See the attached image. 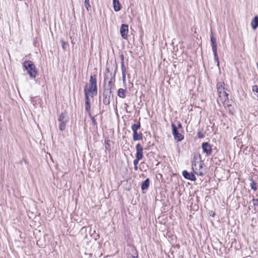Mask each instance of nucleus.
Instances as JSON below:
<instances>
[{
    "mask_svg": "<svg viewBox=\"0 0 258 258\" xmlns=\"http://www.w3.org/2000/svg\"><path fill=\"white\" fill-rule=\"evenodd\" d=\"M23 64L25 70L27 71L29 76L31 78H35L37 74V71L36 67L33 62L29 60L25 61Z\"/></svg>",
    "mask_w": 258,
    "mask_h": 258,
    "instance_id": "obj_1",
    "label": "nucleus"
},
{
    "mask_svg": "<svg viewBox=\"0 0 258 258\" xmlns=\"http://www.w3.org/2000/svg\"><path fill=\"white\" fill-rule=\"evenodd\" d=\"M224 86V82H219L217 84V89L219 94V98L226 99L228 98L229 94L225 91Z\"/></svg>",
    "mask_w": 258,
    "mask_h": 258,
    "instance_id": "obj_2",
    "label": "nucleus"
},
{
    "mask_svg": "<svg viewBox=\"0 0 258 258\" xmlns=\"http://www.w3.org/2000/svg\"><path fill=\"white\" fill-rule=\"evenodd\" d=\"M210 39L212 44V51L214 56V60L217 62V65L219 66V61L217 52V44L216 43V39L213 37V35H211L210 37Z\"/></svg>",
    "mask_w": 258,
    "mask_h": 258,
    "instance_id": "obj_3",
    "label": "nucleus"
},
{
    "mask_svg": "<svg viewBox=\"0 0 258 258\" xmlns=\"http://www.w3.org/2000/svg\"><path fill=\"white\" fill-rule=\"evenodd\" d=\"M112 94V91L110 89L104 88L103 93V103L104 104L107 105L110 103V97Z\"/></svg>",
    "mask_w": 258,
    "mask_h": 258,
    "instance_id": "obj_4",
    "label": "nucleus"
},
{
    "mask_svg": "<svg viewBox=\"0 0 258 258\" xmlns=\"http://www.w3.org/2000/svg\"><path fill=\"white\" fill-rule=\"evenodd\" d=\"M128 27L126 24H122L120 29V32L121 35V37L124 39H127L128 32Z\"/></svg>",
    "mask_w": 258,
    "mask_h": 258,
    "instance_id": "obj_5",
    "label": "nucleus"
},
{
    "mask_svg": "<svg viewBox=\"0 0 258 258\" xmlns=\"http://www.w3.org/2000/svg\"><path fill=\"white\" fill-rule=\"evenodd\" d=\"M143 148L140 144L136 145V158L141 160L143 157Z\"/></svg>",
    "mask_w": 258,
    "mask_h": 258,
    "instance_id": "obj_6",
    "label": "nucleus"
},
{
    "mask_svg": "<svg viewBox=\"0 0 258 258\" xmlns=\"http://www.w3.org/2000/svg\"><path fill=\"white\" fill-rule=\"evenodd\" d=\"M183 176L186 179L195 181L196 180V177L195 174L192 172H188L186 170H183L182 171Z\"/></svg>",
    "mask_w": 258,
    "mask_h": 258,
    "instance_id": "obj_7",
    "label": "nucleus"
},
{
    "mask_svg": "<svg viewBox=\"0 0 258 258\" xmlns=\"http://www.w3.org/2000/svg\"><path fill=\"white\" fill-rule=\"evenodd\" d=\"M174 139L177 142H180L184 139L183 135L179 132V130H172Z\"/></svg>",
    "mask_w": 258,
    "mask_h": 258,
    "instance_id": "obj_8",
    "label": "nucleus"
},
{
    "mask_svg": "<svg viewBox=\"0 0 258 258\" xmlns=\"http://www.w3.org/2000/svg\"><path fill=\"white\" fill-rule=\"evenodd\" d=\"M203 151L207 155H210L212 153V147L207 142L203 143L202 145Z\"/></svg>",
    "mask_w": 258,
    "mask_h": 258,
    "instance_id": "obj_9",
    "label": "nucleus"
},
{
    "mask_svg": "<svg viewBox=\"0 0 258 258\" xmlns=\"http://www.w3.org/2000/svg\"><path fill=\"white\" fill-rule=\"evenodd\" d=\"M88 93L90 94V95L91 97H94V96L97 95V86H95L93 85H90L89 84V88H87Z\"/></svg>",
    "mask_w": 258,
    "mask_h": 258,
    "instance_id": "obj_10",
    "label": "nucleus"
},
{
    "mask_svg": "<svg viewBox=\"0 0 258 258\" xmlns=\"http://www.w3.org/2000/svg\"><path fill=\"white\" fill-rule=\"evenodd\" d=\"M111 143L112 142L109 139L108 137L105 138V149L110 152L111 151Z\"/></svg>",
    "mask_w": 258,
    "mask_h": 258,
    "instance_id": "obj_11",
    "label": "nucleus"
},
{
    "mask_svg": "<svg viewBox=\"0 0 258 258\" xmlns=\"http://www.w3.org/2000/svg\"><path fill=\"white\" fill-rule=\"evenodd\" d=\"M218 102H221L225 108H228L230 110V107H231V105L229 104L228 98L226 99L223 98H219L218 100Z\"/></svg>",
    "mask_w": 258,
    "mask_h": 258,
    "instance_id": "obj_12",
    "label": "nucleus"
},
{
    "mask_svg": "<svg viewBox=\"0 0 258 258\" xmlns=\"http://www.w3.org/2000/svg\"><path fill=\"white\" fill-rule=\"evenodd\" d=\"M133 139L134 141H139L142 140L143 135L141 133H138L137 132L138 130H133Z\"/></svg>",
    "mask_w": 258,
    "mask_h": 258,
    "instance_id": "obj_13",
    "label": "nucleus"
},
{
    "mask_svg": "<svg viewBox=\"0 0 258 258\" xmlns=\"http://www.w3.org/2000/svg\"><path fill=\"white\" fill-rule=\"evenodd\" d=\"M113 9L115 12H118L121 9V5L119 0H113Z\"/></svg>",
    "mask_w": 258,
    "mask_h": 258,
    "instance_id": "obj_14",
    "label": "nucleus"
},
{
    "mask_svg": "<svg viewBox=\"0 0 258 258\" xmlns=\"http://www.w3.org/2000/svg\"><path fill=\"white\" fill-rule=\"evenodd\" d=\"M150 185V179L149 178L146 179L141 184V189L144 190L147 189L149 188Z\"/></svg>",
    "mask_w": 258,
    "mask_h": 258,
    "instance_id": "obj_15",
    "label": "nucleus"
},
{
    "mask_svg": "<svg viewBox=\"0 0 258 258\" xmlns=\"http://www.w3.org/2000/svg\"><path fill=\"white\" fill-rule=\"evenodd\" d=\"M251 26L253 29L258 27V16H256L251 22Z\"/></svg>",
    "mask_w": 258,
    "mask_h": 258,
    "instance_id": "obj_16",
    "label": "nucleus"
},
{
    "mask_svg": "<svg viewBox=\"0 0 258 258\" xmlns=\"http://www.w3.org/2000/svg\"><path fill=\"white\" fill-rule=\"evenodd\" d=\"M203 168L202 163L201 162L196 163V162L192 163V168L194 170H200Z\"/></svg>",
    "mask_w": 258,
    "mask_h": 258,
    "instance_id": "obj_17",
    "label": "nucleus"
},
{
    "mask_svg": "<svg viewBox=\"0 0 258 258\" xmlns=\"http://www.w3.org/2000/svg\"><path fill=\"white\" fill-rule=\"evenodd\" d=\"M89 84L90 85H93L95 86H97V79H96V75L90 76V80H89Z\"/></svg>",
    "mask_w": 258,
    "mask_h": 258,
    "instance_id": "obj_18",
    "label": "nucleus"
},
{
    "mask_svg": "<svg viewBox=\"0 0 258 258\" xmlns=\"http://www.w3.org/2000/svg\"><path fill=\"white\" fill-rule=\"evenodd\" d=\"M125 93L126 91L124 89L122 88H120L117 91V95L118 96L122 98H124L125 97Z\"/></svg>",
    "mask_w": 258,
    "mask_h": 258,
    "instance_id": "obj_19",
    "label": "nucleus"
},
{
    "mask_svg": "<svg viewBox=\"0 0 258 258\" xmlns=\"http://www.w3.org/2000/svg\"><path fill=\"white\" fill-rule=\"evenodd\" d=\"M249 180L250 181L249 184L250 187L254 191H256L257 190L256 183L253 180L252 177H250Z\"/></svg>",
    "mask_w": 258,
    "mask_h": 258,
    "instance_id": "obj_20",
    "label": "nucleus"
},
{
    "mask_svg": "<svg viewBox=\"0 0 258 258\" xmlns=\"http://www.w3.org/2000/svg\"><path fill=\"white\" fill-rule=\"evenodd\" d=\"M121 68L123 80H125L126 69L124 67V61H121Z\"/></svg>",
    "mask_w": 258,
    "mask_h": 258,
    "instance_id": "obj_21",
    "label": "nucleus"
},
{
    "mask_svg": "<svg viewBox=\"0 0 258 258\" xmlns=\"http://www.w3.org/2000/svg\"><path fill=\"white\" fill-rule=\"evenodd\" d=\"M84 92H85V102H90V99L89 97V93H88V91L87 89V86H85L84 88Z\"/></svg>",
    "mask_w": 258,
    "mask_h": 258,
    "instance_id": "obj_22",
    "label": "nucleus"
},
{
    "mask_svg": "<svg viewBox=\"0 0 258 258\" xmlns=\"http://www.w3.org/2000/svg\"><path fill=\"white\" fill-rule=\"evenodd\" d=\"M85 109L89 114H90L91 106L90 102H85Z\"/></svg>",
    "mask_w": 258,
    "mask_h": 258,
    "instance_id": "obj_23",
    "label": "nucleus"
},
{
    "mask_svg": "<svg viewBox=\"0 0 258 258\" xmlns=\"http://www.w3.org/2000/svg\"><path fill=\"white\" fill-rule=\"evenodd\" d=\"M141 160L140 159H138L137 158H136V159H135L134 160V169L135 170H137L138 169V164L139 163V161Z\"/></svg>",
    "mask_w": 258,
    "mask_h": 258,
    "instance_id": "obj_24",
    "label": "nucleus"
},
{
    "mask_svg": "<svg viewBox=\"0 0 258 258\" xmlns=\"http://www.w3.org/2000/svg\"><path fill=\"white\" fill-rule=\"evenodd\" d=\"M104 88L110 89V90L112 91V89L114 87V84L112 83V81H110L108 82V86L107 87H105L104 86Z\"/></svg>",
    "mask_w": 258,
    "mask_h": 258,
    "instance_id": "obj_25",
    "label": "nucleus"
},
{
    "mask_svg": "<svg viewBox=\"0 0 258 258\" xmlns=\"http://www.w3.org/2000/svg\"><path fill=\"white\" fill-rule=\"evenodd\" d=\"M65 117H66L65 113H61V114L59 115V117L58 118V121L59 122H62L63 121H66Z\"/></svg>",
    "mask_w": 258,
    "mask_h": 258,
    "instance_id": "obj_26",
    "label": "nucleus"
},
{
    "mask_svg": "<svg viewBox=\"0 0 258 258\" xmlns=\"http://www.w3.org/2000/svg\"><path fill=\"white\" fill-rule=\"evenodd\" d=\"M84 5L86 9L89 11V8H91V6L89 4V0H85Z\"/></svg>",
    "mask_w": 258,
    "mask_h": 258,
    "instance_id": "obj_27",
    "label": "nucleus"
},
{
    "mask_svg": "<svg viewBox=\"0 0 258 258\" xmlns=\"http://www.w3.org/2000/svg\"><path fill=\"white\" fill-rule=\"evenodd\" d=\"M140 126V124L139 123H134L132 125V129H138Z\"/></svg>",
    "mask_w": 258,
    "mask_h": 258,
    "instance_id": "obj_28",
    "label": "nucleus"
},
{
    "mask_svg": "<svg viewBox=\"0 0 258 258\" xmlns=\"http://www.w3.org/2000/svg\"><path fill=\"white\" fill-rule=\"evenodd\" d=\"M60 122L59 129H64L66 127V121H63L62 122Z\"/></svg>",
    "mask_w": 258,
    "mask_h": 258,
    "instance_id": "obj_29",
    "label": "nucleus"
},
{
    "mask_svg": "<svg viewBox=\"0 0 258 258\" xmlns=\"http://www.w3.org/2000/svg\"><path fill=\"white\" fill-rule=\"evenodd\" d=\"M194 171H195V174H196L198 175L203 176L204 175V173H203V172L202 171H201L200 170H194Z\"/></svg>",
    "mask_w": 258,
    "mask_h": 258,
    "instance_id": "obj_30",
    "label": "nucleus"
},
{
    "mask_svg": "<svg viewBox=\"0 0 258 258\" xmlns=\"http://www.w3.org/2000/svg\"><path fill=\"white\" fill-rule=\"evenodd\" d=\"M60 42L62 44V48L64 50H66V45H67V43L66 42H65L64 41H63V40H61Z\"/></svg>",
    "mask_w": 258,
    "mask_h": 258,
    "instance_id": "obj_31",
    "label": "nucleus"
},
{
    "mask_svg": "<svg viewBox=\"0 0 258 258\" xmlns=\"http://www.w3.org/2000/svg\"><path fill=\"white\" fill-rule=\"evenodd\" d=\"M252 90L253 92L258 93V86L257 85H254L252 86Z\"/></svg>",
    "mask_w": 258,
    "mask_h": 258,
    "instance_id": "obj_32",
    "label": "nucleus"
},
{
    "mask_svg": "<svg viewBox=\"0 0 258 258\" xmlns=\"http://www.w3.org/2000/svg\"><path fill=\"white\" fill-rule=\"evenodd\" d=\"M198 137L199 138H203L204 137V134L199 132L198 133Z\"/></svg>",
    "mask_w": 258,
    "mask_h": 258,
    "instance_id": "obj_33",
    "label": "nucleus"
},
{
    "mask_svg": "<svg viewBox=\"0 0 258 258\" xmlns=\"http://www.w3.org/2000/svg\"><path fill=\"white\" fill-rule=\"evenodd\" d=\"M209 214L210 216L213 217H214L215 215V212L213 211H210L209 213Z\"/></svg>",
    "mask_w": 258,
    "mask_h": 258,
    "instance_id": "obj_34",
    "label": "nucleus"
},
{
    "mask_svg": "<svg viewBox=\"0 0 258 258\" xmlns=\"http://www.w3.org/2000/svg\"><path fill=\"white\" fill-rule=\"evenodd\" d=\"M172 129H173V130H174V129H177V128H176V126H175L174 124H172Z\"/></svg>",
    "mask_w": 258,
    "mask_h": 258,
    "instance_id": "obj_35",
    "label": "nucleus"
},
{
    "mask_svg": "<svg viewBox=\"0 0 258 258\" xmlns=\"http://www.w3.org/2000/svg\"><path fill=\"white\" fill-rule=\"evenodd\" d=\"M120 56H121V61H124L123 55H121Z\"/></svg>",
    "mask_w": 258,
    "mask_h": 258,
    "instance_id": "obj_36",
    "label": "nucleus"
},
{
    "mask_svg": "<svg viewBox=\"0 0 258 258\" xmlns=\"http://www.w3.org/2000/svg\"><path fill=\"white\" fill-rule=\"evenodd\" d=\"M92 121H93L94 124H96V122L95 121V120L94 118L92 119Z\"/></svg>",
    "mask_w": 258,
    "mask_h": 258,
    "instance_id": "obj_37",
    "label": "nucleus"
},
{
    "mask_svg": "<svg viewBox=\"0 0 258 258\" xmlns=\"http://www.w3.org/2000/svg\"><path fill=\"white\" fill-rule=\"evenodd\" d=\"M253 201L257 202L258 204V198L257 199H253Z\"/></svg>",
    "mask_w": 258,
    "mask_h": 258,
    "instance_id": "obj_38",
    "label": "nucleus"
},
{
    "mask_svg": "<svg viewBox=\"0 0 258 258\" xmlns=\"http://www.w3.org/2000/svg\"><path fill=\"white\" fill-rule=\"evenodd\" d=\"M179 127H181V125H180V124H179Z\"/></svg>",
    "mask_w": 258,
    "mask_h": 258,
    "instance_id": "obj_39",
    "label": "nucleus"
}]
</instances>
